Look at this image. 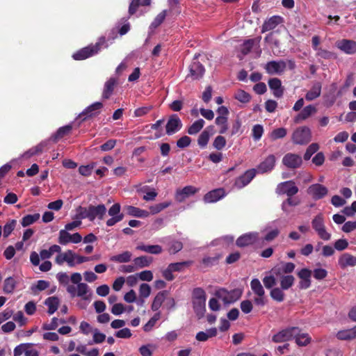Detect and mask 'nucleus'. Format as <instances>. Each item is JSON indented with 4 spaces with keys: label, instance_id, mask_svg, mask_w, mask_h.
<instances>
[{
    "label": "nucleus",
    "instance_id": "09e8293b",
    "mask_svg": "<svg viewBox=\"0 0 356 356\" xmlns=\"http://www.w3.org/2000/svg\"><path fill=\"white\" fill-rule=\"evenodd\" d=\"M40 216L39 213L26 215L22 218L21 224L24 227L31 225L36 222L40 218Z\"/></svg>",
    "mask_w": 356,
    "mask_h": 356
},
{
    "label": "nucleus",
    "instance_id": "7c9ffc66",
    "mask_svg": "<svg viewBox=\"0 0 356 356\" xmlns=\"http://www.w3.org/2000/svg\"><path fill=\"white\" fill-rule=\"evenodd\" d=\"M339 340H352L356 338V325L351 329L340 330L337 334Z\"/></svg>",
    "mask_w": 356,
    "mask_h": 356
},
{
    "label": "nucleus",
    "instance_id": "cd10ccee",
    "mask_svg": "<svg viewBox=\"0 0 356 356\" xmlns=\"http://www.w3.org/2000/svg\"><path fill=\"white\" fill-rule=\"evenodd\" d=\"M124 211H126L127 214L131 216H134L137 218H146L149 216L148 211L140 209L138 207H135L134 206H125L124 207Z\"/></svg>",
    "mask_w": 356,
    "mask_h": 356
},
{
    "label": "nucleus",
    "instance_id": "c85d7f7f",
    "mask_svg": "<svg viewBox=\"0 0 356 356\" xmlns=\"http://www.w3.org/2000/svg\"><path fill=\"white\" fill-rule=\"evenodd\" d=\"M322 85L320 82H315L311 89L305 95V99L307 101H312L318 98L321 93Z\"/></svg>",
    "mask_w": 356,
    "mask_h": 356
},
{
    "label": "nucleus",
    "instance_id": "052dcab7",
    "mask_svg": "<svg viewBox=\"0 0 356 356\" xmlns=\"http://www.w3.org/2000/svg\"><path fill=\"white\" fill-rule=\"evenodd\" d=\"M17 224L16 220H10L3 227V236L8 237L11 232L14 230Z\"/></svg>",
    "mask_w": 356,
    "mask_h": 356
},
{
    "label": "nucleus",
    "instance_id": "f8f14e48",
    "mask_svg": "<svg viewBox=\"0 0 356 356\" xmlns=\"http://www.w3.org/2000/svg\"><path fill=\"white\" fill-rule=\"evenodd\" d=\"M276 158L275 155H268L263 161H261L257 167L256 173H266L272 171L275 165Z\"/></svg>",
    "mask_w": 356,
    "mask_h": 356
},
{
    "label": "nucleus",
    "instance_id": "bf43d9fd",
    "mask_svg": "<svg viewBox=\"0 0 356 356\" xmlns=\"http://www.w3.org/2000/svg\"><path fill=\"white\" fill-rule=\"evenodd\" d=\"M71 242V234L65 229L59 232L58 243L61 245H66Z\"/></svg>",
    "mask_w": 356,
    "mask_h": 356
},
{
    "label": "nucleus",
    "instance_id": "864d4df0",
    "mask_svg": "<svg viewBox=\"0 0 356 356\" xmlns=\"http://www.w3.org/2000/svg\"><path fill=\"white\" fill-rule=\"evenodd\" d=\"M226 139L224 136H218L213 141L212 146L216 150H222L226 145Z\"/></svg>",
    "mask_w": 356,
    "mask_h": 356
},
{
    "label": "nucleus",
    "instance_id": "c9c22d12",
    "mask_svg": "<svg viewBox=\"0 0 356 356\" xmlns=\"http://www.w3.org/2000/svg\"><path fill=\"white\" fill-rule=\"evenodd\" d=\"M296 343L299 346H305L311 342V338L307 333H300V330L298 328V332L294 335Z\"/></svg>",
    "mask_w": 356,
    "mask_h": 356
},
{
    "label": "nucleus",
    "instance_id": "69168bd1",
    "mask_svg": "<svg viewBox=\"0 0 356 356\" xmlns=\"http://www.w3.org/2000/svg\"><path fill=\"white\" fill-rule=\"evenodd\" d=\"M140 296L143 298H147L151 293V287L149 284L143 283L141 284L139 288Z\"/></svg>",
    "mask_w": 356,
    "mask_h": 356
},
{
    "label": "nucleus",
    "instance_id": "ddd939ff",
    "mask_svg": "<svg viewBox=\"0 0 356 356\" xmlns=\"http://www.w3.org/2000/svg\"><path fill=\"white\" fill-rule=\"evenodd\" d=\"M336 47L346 54L356 53V42L352 40L342 39L335 43Z\"/></svg>",
    "mask_w": 356,
    "mask_h": 356
},
{
    "label": "nucleus",
    "instance_id": "393cba45",
    "mask_svg": "<svg viewBox=\"0 0 356 356\" xmlns=\"http://www.w3.org/2000/svg\"><path fill=\"white\" fill-rule=\"evenodd\" d=\"M269 88L273 91L275 97L280 98L283 95L284 90L282 88L281 81L277 78H272L268 81Z\"/></svg>",
    "mask_w": 356,
    "mask_h": 356
},
{
    "label": "nucleus",
    "instance_id": "6ab92c4d",
    "mask_svg": "<svg viewBox=\"0 0 356 356\" xmlns=\"http://www.w3.org/2000/svg\"><path fill=\"white\" fill-rule=\"evenodd\" d=\"M298 276L300 279L299 282L300 289H308L311 285L312 270L308 268H302L298 273Z\"/></svg>",
    "mask_w": 356,
    "mask_h": 356
},
{
    "label": "nucleus",
    "instance_id": "3c124183",
    "mask_svg": "<svg viewBox=\"0 0 356 356\" xmlns=\"http://www.w3.org/2000/svg\"><path fill=\"white\" fill-rule=\"evenodd\" d=\"M234 98L242 103H248L251 99L250 94L243 90H238L234 93Z\"/></svg>",
    "mask_w": 356,
    "mask_h": 356
},
{
    "label": "nucleus",
    "instance_id": "bb28decb",
    "mask_svg": "<svg viewBox=\"0 0 356 356\" xmlns=\"http://www.w3.org/2000/svg\"><path fill=\"white\" fill-rule=\"evenodd\" d=\"M338 262L341 268H345L347 266H356V257L348 253H344L339 257Z\"/></svg>",
    "mask_w": 356,
    "mask_h": 356
},
{
    "label": "nucleus",
    "instance_id": "0e129e2a",
    "mask_svg": "<svg viewBox=\"0 0 356 356\" xmlns=\"http://www.w3.org/2000/svg\"><path fill=\"white\" fill-rule=\"evenodd\" d=\"M192 264V261H182V262H177V263H172L169 264V267L170 269H172V271H181L182 269L191 265Z\"/></svg>",
    "mask_w": 356,
    "mask_h": 356
},
{
    "label": "nucleus",
    "instance_id": "f03ea898",
    "mask_svg": "<svg viewBox=\"0 0 356 356\" xmlns=\"http://www.w3.org/2000/svg\"><path fill=\"white\" fill-rule=\"evenodd\" d=\"M250 287L254 294L253 302L256 306L264 307L268 302V298L265 293V290L260 281L254 278L250 282Z\"/></svg>",
    "mask_w": 356,
    "mask_h": 356
},
{
    "label": "nucleus",
    "instance_id": "9d476101",
    "mask_svg": "<svg viewBox=\"0 0 356 356\" xmlns=\"http://www.w3.org/2000/svg\"><path fill=\"white\" fill-rule=\"evenodd\" d=\"M282 162L286 168L296 169L301 166L302 159V157L297 154L287 153L283 156Z\"/></svg>",
    "mask_w": 356,
    "mask_h": 356
},
{
    "label": "nucleus",
    "instance_id": "c756f323",
    "mask_svg": "<svg viewBox=\"0 0 356 356\" xmlns=\"http://www.w3.org/2000/svg\"><path fill=\"white\" fill-rule=\"evenodd\" d=\"M167 295H168L167 291H162L159 292L156 294V296L154 297L152 304L151 305V309L154 312H157L159 309V308L161 307L162 304L163 303L164 300H165Z\"/></svg>",
    "mask_w": 356,
    "mask_h": 356
},
{
    "label": "nucleus",
    "instance_id": "ea45409f",
    "mask_svg": "<svg viewBox=\"0 0 356 356\" xmlns=\"http://www.w3.org/2000/svg\"><path fill=\"white\" fill-rule=\"evenodd\" d=\"M17 286V281L13 277H7L3 282V291L6 293H12Z\"/></svg>",
    "mask_w": 356,
    "mask_h": 356
},
{
    "label": "nucleus",
    "instance_id": "49530a36",
    "mask_svg": "<svg viewBox=\"0 0 356 356\" xmlns=\"http://www.w3.org/2000/svg\"><path fill=\"white\" fill-rule=\"evenodd\" d=\"M270 296L273 300L279 302L284 301L285 297L283 289H282L281 287L272 289L270 292Z\"/></svg>",
    "mask_w": 356,
    "mask_h": 356
},
{
    "label": "nucleus",
    "instance_id": "b1692460",
    "mask_svg": "<svg viewBox=\"0 0 356 356\" xmlns=\"http://www.w3.org/2000/svg\"><path fill=\"white\" fill-rule=\"evenodd\" d=\"M196 191H197L196 188L192 186H185L184 188L178 190L177 191L176 195H175L176 200L179 202H181L186 198L195 194L196 193Z\"/></svg>",
    "mask_w": 356,
    "mask_h": 356
},
{
    "label": "nucleus",
    "instance_id": "e2e57ef3",
    "mask_svg": "<svg viewBox=\"0 0 356 356\" xmlns=\"http://www.w3.org/2000/svg\"><path fill=\"white\" fill-rule=\"evenodd\" d=\"M49 286V282L45 280H38L35 285L31 286V290L35 293L36 291H43Z\"/></svg>",
    "mask_w": 356,
    "mask_h": 356
},
{
    "label": "nucleus",
    "instance_id": "9b49d317",
    "mask_svg": "<svg viewBox=\"0 0 356 356\" xmlns=\"http://www.w3.org/2000/svg\"><path fill=\"white\" fill-rule=\"evenodd\" d=\"M182 127V122L177 115L173 114L170 116L165 125L166 134L168 136L172 135L179 131Z\"/></svg>",
    "mask_w": 356,
    "mask_h": 356
},
{
    "label": "nucleus",
    "instance_id": "13d9d810",
    "mask_svg": "<svg viewBox=\"0 0 356 356\" xmlns=\"http://www.w3.org/2000/svg\"><path fill=\"white\" fill-rule=\"evenodd\" d=\"M263 134L264 128L261 124H255L253 126L252 129V136L255 141L259 140Z\"/></svg>",
    "mask_w": 356,
    "mask_h": 356
},
{
    "label": "nucleus",
    "instance_id": "a18cd8bd",
    "mask_svg": "<svg viewBox=\"0 0 356 356\" xmlns=\"http://www.w3.org/2000/svg\"><path fill=\"white\" fill-rule=\"evenodd\" d=\"M204 121L202 119H199L195 121L188 128V133L190 135L197 134L204 127Z\"/></svg>",
    "mask_w": 356,
    "mask_h": 356
},
{
    "label": "nucleus",
    "instance_id": "72a5a7b5",
    "mask_svg": "<svg viewBox=\"0 0 356 356\" xmlns=\"http://www.w3.org/2000/svg\"><path fill=\"white\" fill-rule=\"evenodd\" d=\"M136 250H141L147 253L159 254L162 252V248L159 245H138L136 248Z\"/></svg>",
    "mask_w": 356,
    "mask_h": 356
},
{
    "label": "nucleus",
    "instance_id": "5fc2aeb1",
    "mask_svg": "<svg viewBox=\"0 0 356 356\" xmlns=\"http://www.w3.org/2000/svg\"><path fill=\"white\" fill-rule=\"evenodd\" d=\"M64 254H65V262H67V265L70 267L74 266L76 264L75 259H76V254L70 250L65 252Z\"/></svg>",
    "mask_w": 356,
    "mask_h": 356
},
{
    "label": "nucleus",
    "instance_id": "dca6fc26",
    "mask_svg": "<svg viewBox=\"0 0 356 356\" xmlns=\"http://www.w3.org/2000/svg\"><path fill=\"white\" fill-rule=\"evenodd\" d=\"M259 238V233L249 232L239 236L236 244L238 247L243 248L254 244Z\"/></svg>",
    "mask_w": 356,
    "mask_h": 356
},
{
    "label": "nucleus",
    "instance_id": "f704fd0d",
    "mask_svg": "<svg viewBox=\"0 0 356 356\" xmlns=\"http://www.w3.org/2000/svg\"><path fill=\"white\" fill-rule=\"evenodd\" d=\"M60 303L59 299L56 296H52L47 298L44 301V305L48 307V314H53L58 307Z\"/></svg>",
    "mask_w": 356,
    "mask_h": 356
},
{
    "label": "nucleus",
    "instance_id": "f257e3e1",
    "mask_svg": "<svg viewBox=\"0 0 356 356\" xmlns=\"http://www.w3.org/2000/svg\"><path fill=\"white\" fill-rule=\"evenodd\" d=\"M207 296L202 288H195L193 291V309L198 318H201L206 311Z\"/></svg>",
    "mask_w": 356,
    "mask_h": 356
},
{
    "label": "nucleus",
    "instance_id": "8fccbe9b",
    "mask_svg": "<svg viewBox=\"0 0 356 356\" xmlns=\"http://www.w3.org/2000/svg\"><path fill=\"white\" fill-rule=\"evenodd\" d=\"M89 292V286L86 283H81L77 285L76 296L81 297L83 300H88L87 296Z\"/></svg>",
    "mask_w": 356,
    "mask_h": 356
},
{
    "label": "nucleus",
    "instance_id": "39448f33",
    "mask_svg": "<svg viewBox=\"0 0 356 356\" xmlns=\"http://www.w3.org/2000/svg\"><path fill=\"white\" fill-rule=\"evenodd\" d=\"M104 38H101L98 42L94 45H90L84 47L75 54H73L72 57L74 60H80L88 58L95 54H96L100 49V46L104 43Z\"/></svg>",
    "mask_w": 356,
    "mask_h": 356
},
{
    "label": "nucleus",
    "instance_id": "774afa93",
    "mask_svg": "<svg viewBox=\"0 0 356 356\" xmlns=\"http://www.w3.org/2000/svg\"><path fill=\"white\" fill-rule=\"evenodd\" d=\"M240 307H241V311L244 314H247L252 312V310L253 309V305L250 300H245L241 302Z\"/></svg>",
    "mask_w": 356,
    "mask_h": 356
},
{
    "label": "nucleus",
    "instance_id": "58836bf2",
    "mask_svg": "<svg viewBox=\"0 0 356 356\" xmlns=\"http://www.w3.org/2000/svg\"><path fill=\"white\" fill-rule=\"evenodd\" d=\"M152 261L153 259L152 257L147 256L138 257L134 259L135 266L140 268L149 266L152 264Z\"/></svg>",
    "mask_w": 356,
    "mask_h": 356
},
{
    "label": "nucleus",
    "instance_id": "a19ab883",
    "mask_svg": "<svg viewBox=\"0 0 356 356\" xmlns=\"http://www.w3.org/2000/svg\"><path fill=\"white\" fill-rule=\"evenodd\" d=\"M295 281V277L291 275H282L280 277V286L283 290H287L291 288Z\"/></svg>",
    "mask_w": 356,
    "mask_h": 356
},
{
    "label": "nucleus",
    "instance_id": "4468645a",
    "mask_svg": "<svg viewBox=\"0 0 356 356\" xmlns=\"http://www.w3.org/2000/svg\"><path fill=\"white\" fill-rule=\"evenodd\" d=\"M307 193L314 200L323 198L328 193L327 188L320 184H314L309 186Z\"/></svg>",
    "mask_w": 356,
    "mask_h": 356
},
{
    "label": "nucleus",
    "instance_id": "4d7b16f0",
    "mask_svg": "<svg viewBox=\"0 0 356 356\" xmlns=\"http://www.w3.org/2000/svg\"><path fill=\"white\" fill-rule=\"evenodd\" d=\"M319 149V145L318 143H312L307 149L305 154H304V159L305 161H308L310 159L312 156L316 153Z\"/></svg>",
    "mask_w": 356,
    "mask_h": 356
},
{
    "label": "nucleus",
    "instance_id": "423d86ee",
    "mask_svg": "<svg viewBox=\"0 0 356 356\" xmlns=\"http://www.w3.org/2000/svg\"><path fill=\"white\" fill-rule=\"evenodd\" d=\"M312 225L321 239L329 241L331 238V234L326 230L324 218L322 214H318L314 218L312 221Z\"/></svg>",
    "mask_w": 356,
    "mask_h": 356
},
{
    "label": "nucleus",
    "instance_id": "1a4fd4ad",
    "mask_svg": "<svg viewBox=\"0 0 356 356\" xmlns=\"http://www.w3.org/2000/svg\"><path fill=\"white\" fill-rule=\"evenodd\" d=\"M298 188L293 181H286L277 185V193L280 195L286 194L288 197H293L298 192Z\"/></svg>",
    "mask_w": 356,
    "mask_h": 356
},
{
    "label": "nucleus",
    "instance_id": "7ed1b4c3",
    "mask_svg": "<svg viewBox=\"0 0 356 356\" xmlns=\"http://www.w3.org/2000/svg\"><path fill=\"white\" fill-rule=\"evenodd\" d=\"M243 291L240 289H234L231 291H227L224 288L218 289L215 292V296L220 299L224 304L229 305L234 303L238 300L242 296Z\"/></svg>",
    "mask_w": 356,
    "mask_h": 356
},
{
    "label": "nucleus",
    "instance_id": "2f4dec72",
    "mask_svg": "<svg viewBox=\"0 0 356 356\" xmlns=\"http://www.w3.org/2000/svg\"><path fill=\"white\" fill-rule=\"evenodd\" d=\"M117 83V81L114 78H110L104 84L103 92H102V98L107 99L112 95L115 86Z\"/></svg>",
    "mask_w": 356,
    "mask_h": 356
},
{
    "label": "nucleus",
    "instance_id": "f3484780",
    "mask_svg": "<svg viewBox=\"0 0 356 356\" xmlns=\"http://www.w3.org/2000/svg\"><path fill=\"white\" fill-rule=\"evenodd\" d=\"M197 56H195L194 59L189 67L190 76L193 80L201 79L205 72L204 66L197 60Z\"/></svg>",
    "mask_w": 356,
    "mask_h": 356
},
{
    "label": "nucleus",
    "instance_id": "6e6d98bb",
    "mask_svg": "<svg viewBox=\"0 0 356 356\" xmlns=\"http://www.w3.org/2000/svg\"><path fill=\"white\" fill-rule=\"evenodd\" d=\"M316 56L323 59H332L336 58L337 57L334 53L326 49H323L321 47L320 49H318V50H316Z\"/></svg>",
    "mask_w": 356,
    "mask_h": 356
},
{
    "label": "nucleus",
    "instance_id": "37998d69",
    "mask_svg": "<svg viewBox=\"0 0 356 356\" xmlns=\"http://www.w3.org/2000/svg\"><path fill=\"white\" fill-rule=\"evenodd\" d=\"M150 4V0H131L129 7V14L134 15L139 6H148Z\"/></svg>",
    "mask_w": 356,
    "mask_h": 356
},
{
    "label": "nucleus",
    "instance_id": "5701e85b",
    "mask_svg": "<svg viewBox=\"0 0 356 356\" xmlns=\"http://www.w3.org/2000/svg\"><path fill=\"white\" fill-rule=\"evenodd\" d=\"M317 109L312 105H308L303 108L300 113H298L294 118V122L298 123L302 120H305L309 118L312 115L316 113Z\"/></svg>",
    "mask_w": 356,
    "mask_h": 356
},
{
    "label": "nucleus",
    "instance_id": "79ce46f5",
    "mask_svg": "<svg viewBox=\"0 0 356 356\" xmlns=\"http://www.w3.org/2000/svg\"><path fill=\"white\" fill-rule=\"evenodd\" d=\"M216 124L220 128L219 133L225 134L228 129V117L218 116L215 120Z\"/></svg>",
    "mask_w": 356,
    "mask_h": 356
},
{
    "label": "nucleus",
    "instance_id": "4c0bfd02",
    "mask_svg": "<svg viewBox=\"0 0 356 356\" xmlns=\"http://www.w3.org/2000/svg\"><path fill=\"white\" fill-rule=\"evenodd\" d=\"M45 143H40L36 146L29 149L28 151L24 153L22 156L26 159H29L34 155L39 154L42 153L44 147H45Z\"/></svg>",
    "mask_w": 356,
    "mask_h": 356
},
{
    "label": "nucleus",
    "instance_id": "6e6552de",
    "mask_svg": "<svg viewBox=\"0 0 356 356\" xmlns=\"http://www.w3.org/2000/svg\"><path fill=\"white\" fill-rule=\"evenodd\" d=\"M286 68V63L283 60L269 61L264 67L266 72L270 75L282 74Z\"/></svg>",
    "mask_w": 356,
    "mask_h": 356
},
{
    "label": "nucleus",
    "instance_id": "c03bdc74",
    "mask_svg": "<svg viewBox=\"0 0 356 356\" xmlns=\"http://www.w3.org/2000/svg\"><path fill=\"white\" fill-rule=\"evenodd\" d=\"M287 134L286 129L284 127L277 128L273 129L268 135L269 138L271 140L274 141L277 139H281L284 138Z\"/></svg>",
    "mask_w": 356,
    "mask_h": 356
},
{
    "label": "nucleus",
    "instance_id": "a211bd4d",
    "mask_svg": "<svg viewBox=\"0 0 356 356\" xmlns=\"http://www.w3.org/2000/svg\"><path fill=\"white\" fill-rule=\"evenodd\" d=\"M256 175V170L250 169L247 170L243 175L238 177L235 181V186L242 188L247 186Z\"/></svg>",
    "mask_w": 356,
    "mask_h": 356
},
{
    "label": "nucleus",
    "instance_id": "de8ad7c7",
    "mask_svg": "<svg viewBox=\"0 0 356 356\" xmlns=\"http://www.w3.org/2000/svg\"><path fill=\"white\" fill-rule=\"evenodd\" d=\"M300 200L298 198H293V197H288V198L284 201L282 204V209L285 213H289L288 207H296L299 205Z\"/></svg>",
    "mask_w": 356,
    "mask_h": 356
},
{
    "label": "nucleus",
    "instance_id": "473e14b6",
    "mask_svg": "<svg viewBox=\"0 0 356 356\" xmlns=\"http://www.w3.org/2000/svg\"><path fill=\"white\" fill-rule=\"evenodd\" d=\"M213 127L212 126L208 127L204 129L199 136L197 139V144L201 147H205L209 142L210 136L212 134Z\"/></svg>",
    "mask_w": 356,
    "mask_h": 356
},
{
    "label": "nucleus",
    "instance_id": "603ef678",
    "mask_svg": "<svg viewBox=\"0 0 356 356\" xmlns=\"http://www.w3.org/2000/svg\"><path fill=\"white\" fill-rule=\"evenodd\" d=\"M161 313L159 312L154 314V315L148 321V322L143 326V330L146 332L152 330L156 323L160 319Z\"/></svg>",
    "mask_w": 356,
    "mask_h": 356
},
{
    "label": "nucleus",
    "instance_id": "338daca9",
    "mask_svg": "<svg viewBox=\"0 0 356 356\" xmlns=\"http://www.w3.org/2000/svg\"><path fill=\"white\" fill-rule=\"evenodd\" d=\"M80 331L85 335H88L93 333L95 328H93L88 322L82 321L79 326Z\"/></svg>",
    "mask_w": 356,
    "mask_h": 356
},
{
    "label": "nucleus",
    "instance_id": "aec40b11",
    "mask_svg": "<svg viewBox=\"0 0 356 356\" xmlns=\"http://www.w3.org/2000/svg\"><path fill=\"white\" fill-rule=\"evenodd\" d=\"M88 209L90 214V221L94 220L97 217L101 220L103 219L104 216L106 212V208L104 204H99L96 207L90 205L88 207Z\"/></svg>",
    "mask_w": 356,
    "mask_h": 356
},
{
    "label": "nucleus",
    "instance_id": "a878e982",
    "mask_svg": "<svg viewBox=\"0 0 356 356\" xmlns=\"http://www.w3.org/2000/svg\"><path fill=\"white\" fill-rule=\"evenodd\" d=\"M103 104L101 102H97L88 106L80 115H84L86 119L87 117H92L99 113L100 110L102 108Z\"/></svg>",
    "mask_w": 356,
    "mask_h": 356
},
{
    "label": "nucleus",
    "instance_id": "680f3d73",
    "mask_svg": "<svg viewBox=\"0 0 356 356\" xmlns=\"http://www.w3.org/2000/svg\"><path fill=\"white\" fill-rule=\"evenodd\" d=\"M170 205V202H165L159 204H156L155 205L151 206L149 207L150 212L152 214H156L163 210L164 209L168 207Z\"/></svg>",
    "mask_w": 356,
    "mask_h": 356
},
{
    "label": "nucleus",
    "instance_id": "20e7f679",
    "mask_svg": "<svg viewBox=\"0 0 356 356\" xmlns=\"http://www.w3.org/2000/svg\"><path fill=\"white\" fill-rule=\"evenodd\" d=\"M291 139L296 145L307 144L312 140V131L305 126L298 127L293 131Z\"/></svg>",
    "mask_w": 356,
    "mask_h": 356
},
{
    "label": "nucleus",
    "instance_id": "2eb2a0df",
    "mask_svg": "<svg viewBox=\"0 0 356 356\" xmlns=\"http://www.w3.org/2000/svg\"><path fill=\"white\" fill-rule=\"evenodd\" d=\"M120 204L115 203L108 209V215L111 218L106 221L108 226L111 227L123 219L124 215L120 213Z\"/></svg>",
    "mask_w": 356,
    "mask_h": 356
},
{
    "label": "nucleus",
    "instance_id": "412c9836",
    "mask_svg": "<svg viewBox=\"0 0 356 356\" xmlns=\"http://www.w3.org/2000/svg\"><path fill=\"white\" fill-rule=\"evenodd\" d=\"M283 22V18L278 15H274L266 20L261 26V32L264 33L274 29L277 25Z\"/></svg>",
    "mask_w": 356,
    "mask_h": 356
},
{
    "label": "nucleus",
    "instance_id": "0eeeda50",
    "mask_svg": "<svg viewBox=\"0 0 356 356\" xmlns=\"http://www.w3.org/2000/svg\"><path fill=\"white\" fill-rule=\"evenodd\" d=\"M298 332V327H287L274 334L272 341L275 343H282L289 341L294 338V335L296 334Z\"/></svg>",
    "mask_w": 356,
    "mask_h": 356
},
{
    "label": "nucleus",
    "instance_id": "e433bc0d",
    "mask_svg": "<svg viewBox=\"0 0 356 356\" xmlns=\"http://www.w3.org/2000/svg\"><path fill=\"white\" fill-rule=\"evenodd\" d=\"M132 254L129 251H124L121 254L112 256L110 260L117 263H127L131 261Z\"/></svg>",
    "mask_w": 356,
    "mask_h": 356
},
{
    "label": "nucleus",
    "instance_id": "4be33fe9",
    "mask_svg": "<svg viewBox=\"0 0 356 356\" xmlns=\"http://www.w3.org/2000/svg\"><path fill=\"white\" fill-rule=\"evenodd\" d=\"M225 195V191L222 188H218L207 193L204 196V201L206 203H213L220 200Z\"/></svg>",
    "mask_w": 356,
    "mask_h": 356
}]
</instances>
